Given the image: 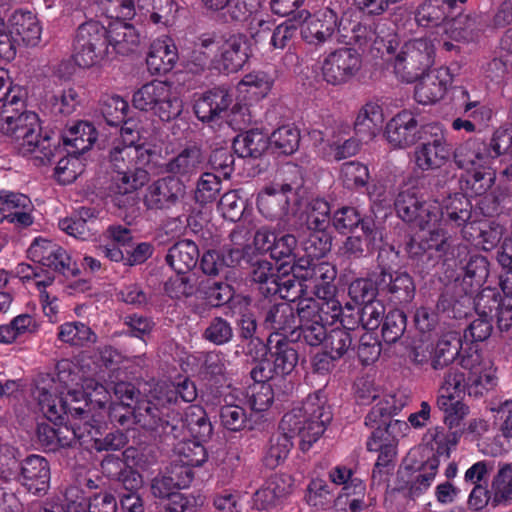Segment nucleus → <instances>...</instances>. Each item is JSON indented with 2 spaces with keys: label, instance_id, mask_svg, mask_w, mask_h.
I'll return each instance as SVG.
<instances>
[{
  "label": "nucleus",
  "instance_id": "obj_1",
  "mask_svg": "<svg viewBox=\"0 0 512 512\" xmlns=\"http://www.w3.org/2000/svg\"><path fill=\"white\" fill-rule=\"evenodd\" d=\"M78 376L65 369L57 377L42 375L37 381V399L44 416L55 424L68 423L57 428L56 445L70 446L75 441L88 444L87 437L100 434V426L90 421V404L102 407L108 401V391L93 379H85L83 391L78 390Z\"/></svg>",
  "mask_w": 512,
  "mask_h": 512
},
{
  "label": "nucleus",
  "instance_id": "obj_2",
  "mask_svg": "<svg viewBox=\"0 0 512 512\" xmlns=\"http://www.w3.org/2000/svg\"><path fill=\"white\" fill-rule=\"evenodd\" d=\"M332 413L326 406V399L320 393L309 395L299 407L287 412L280 423L281 432L274 434L264 457L265 465L274 469L284 463L292 447V437L300 438V449L310 450L326 430Z\"/></svg>",
  "mask_w": 512,
  "mask_h": 512
},
{
  "label": "nucleus",
  "instance_id": "obj_3",
  "mask_svg": "<svg viewBox=\"0 0 512 512\" xmlns=\"http://www.w3.org/2000/svg\"><path fill=\"white\" fill-rule=\"evenodd\" d=\"M0 131L9 137L23 156L34 155L41 160H50L53 148L48 137L39 135L38 115L31 111L5 116Z\"/></svg>",
  "mask_w": 512,
  "mask_h": 512
},
{
  "label": "nucleus",
  "instance_id": "obj_4",
  "mask_svg": "<svg viewBox=\"0 0 512 512\" xmlns=\"http://www.w3.org/2000/svg\"><path fill=\"white\" fill-rule=\"evenodd\" d=\"M486 142L480 138H470L453 152L458 168L471 176V188L476 195L486 193L494 185L496 174L491 165V153Z\"/></svg>",
  "mask_w": 512,
  "mask_h": 512
},
{
  "label": "nucleus",
  "instance_id": "obj_5",
  "mask_svg": "<svg viewBox=\"0 0 512 512\" xmlns=\"http://www.w3.org/2000/svg\"><path fill=\"white\" fill-rule=\"evenodd\" d=\"M132 103L135 108L151 112L162 121H171L183 111V101L173 84L153 80L134 92Z\"/></svg>",
  "mask_w": 512,
  "mask_h": 512
},
{
  "label": "nucleus",
  "instance_id": "obj_6",
  "mask_svg": "<svg viewBox=\"0 0 512 512\" xmlns=\"http://www.w3.org/2000/svg\"><path fill=\"white\" fill-rule=\"evenodd\" d=\"M468 206V201L462 195L456 194L450 197L449 203L445 207L446 211H443L442 219L435 226L431 225L421 229L423 234L420 236V243H417L415 239L409 242L407 249L410 255L417 257L427 250L445 251L447 237L440 227L441 222L450 221L458 227L466 224L471 217Z\"/></svg>",
  "mask_w": 512,
  "mask_h": 512
},
{
  "label": "nucleus",
  "instance_id": "obj_7",
  "mask_svg": "<svg viewBox=\"0 0 512 512\" xmlns=\"http://www.w3.org/2000/svg\"><path fill=\"white\" fill-rule=\"evenodd\" d=\"M435 63V45L428 37L407 41L394 60V73L405 83H413Z\"/></svg>",
  "mask_w": 512,
  "mask_h": 512
},
{
  "label": "nucleus",
  "instance_id": "obj_8",
  "mask_svg": "<svg viewBox=\"0 0 512 512\" xmlns=\"http://www.w3.org/2000/svg\"><path fill=\"white\" fill-rule=\"evenodd\" d=\"M426 437L436 456L429 458L412 480L410 491L413 495H419L431 486L440 464L438 457L448 458L450 456L451 450L458 442L459 433L446 432L442 427H433L428 430Z\"/></svg>",
  "mask_w": 512,
  "mask_h": 512
},
{
  "label": "nucleus",
  "instance_id": "obj_9",
  "mask_svg": "<svg viewBox=\"0 0 512 512\" xmlns=\"http://www.w3.org/2000/svg\"><path fill=\"white\" fill-rule=\"evenodd\" d=\"M139 138L135 123L126 121L110 150L109 158L114 171L144 167L149 162V151L136 144Z\"/></svg>",
  "mask_w": 512,
  "mask_h": 512
},
{
  "label": "nucleus",
  "instance_id": "obj_10",
  "mask_svg": "<svg viewBox=\"0 0 512 512\" xmlns=\"http://www.w3.org/2000/svg\"><path fill=\"white\" fill-rule=\"evenodd\" d=\"M398 216L420 229L435 226L443 217L441 205L435 201H421L415 187L402 189L395 201Z\"/></svg>",
  "mask_w": 512,
  "mask_h": 512
},
{
  "label": "nucleus",
  "instance_id": "obj_11",
  "mask_svg": "<svg viewBox=\"0 0 512 512\" xmlns=\"http://www.w3.org/2000/svg\"><path fill=\"white\" fill-rule=\"evenodd\" d=\"M187 427L190 433L198 440H203L212 433V426L205 416V412L198 406H191L186 413ZM177 451L181 463L193 467L201 466L207 460L204 446L196 440H188L179 444Z\"/></svg>",
  "mask_w": 512,
  "mask_h": 512
},
{
  "label": "nucleus",
  "instance_id": "obj_12",
  "mask_svg": "<svg viewBox=\"0 0 512 512\" xmlns=\"http://www.w3.org/2000/svg\"><path fill=\"white\" fill-rule=\"evenodd\" d=\"M295 277L304 282L307 291H313L317 297H329L336 291L334 280L337 270L328 262H314L313 259L300 258L292 267Z\"/></svg>",
  "mask_w": 512,
  "mask_h": 512
},
{
  "label": "nucleus",
  "instance_id": "obj_13",
  "mask_svg": "<svg viewBox=\"0 0 512 512\" xmlns=\"http://www.w3.org/2000/svg\"><path fill=\"white\" fill-rule=\"evenodd\" d=\"M362 68L361 55L352 48L329 53L321 65V75L328 84L342 85L354 78Z\"/></svg>",
  "mask_w": 512,
  "mask_h": 512
},
{
  "label": "nucleus",
  "instance_id": "obj_14",
  "mask_svg": "<svg viewBox=\"0 0 512 512\" xmlns=\"http://www.w3.org/2000/svg\"><path fill=\"white\" fill-rule=\"evenodd\" d=\"M461 367L467 371L469 394L482 395L497 385L496 369L490 359L484 358L475 348H469L460 357Z\"/></svg>",
  "mask_w": 512,
  "mask_h": 512
},
{
  "label": "nucleus",
  "instance_id": "obj_15",
  "mask_svg": "<svg viewBox=\"0 0 512 512\" xmlns=\"http://www.w3.org/2000/svg\"><path fill=\"white\" fill-rule=\"evenodd\" d=\"M196 397V386L189 379H184L177 385L160 386L155 390V394L152 396L153 399L145 404L144 410L151 418L145 425L155 428L164 422L162 419L163 412L160 411L159 406L163 408L166 404L176 403L178 398L184 402H192Z\"/></svg>",
  "mask_w": 512,
  "mask_h": 512
},
{
  "label": "nucleus",
  "instance_id": "obj_16",
  "mask_svg": "<svg viewBox=\"0 0 512 512\" xmlns=\"http://www.w3.org/2000/svg\"><path fill=\"white\" fill-rule=\"evenodd\" d=\"M295 183H272L257 195L258 212L267 220H281L288 215L291 198L295 195Z\"/></svg>",
  "mask_w": 512,
  "mask_h": 512
},
{
  "label": "nucleus",
  "instance_id": "obj_17",
  "mask_svg": "<svg viewBox=\"0 0 512 512\" xmlns=\"http://www.w3.org/2000/svg\"><path fill=\"white\" fill-rule=\"evenodd\" d=\"M451 148L444 131L435 127L431 139L419 144L414 150V162L421 171H433L443 167L449 160Z\"/></svg>",
  "mask_w": 512,
  "mask_h": 512
},
{
  "label": "nucleus",
  "instance_id": "obj_18",
  "mask_svg": "<svg viewBox=\"0 0 512 512\" xmlns=\"http://www.w3.org/2000/svg\"><path fill=\"white\" fill-rule=\"evenodd\" d=\"M418 81L414 89V99L419 104L430 105L444 98L453 78L449 68L439 67L430 69Z\"/></svg>",
  "mask_w": 512,
  "mask_h": 512
},
{
  "label": "nucleus",
  "instance_id": "obj_19",
  "mask_svg": "<svg viewBox=\"0 0 512 512\" xmlns=\"http://www.w3.org/2000/svg\"><path fill=\"white\" fill-rule=\"evenodd\" d=\"M416 21L420 27L425 29L443 28L445 31L473 29L478 21L476 14L460 15L455 19H449L445 16L442 8L426 4L417 12Z\"/></svg>",
  "mask_w": 512,
  "mask_h": 512
},
{
  "label": "nucleus",
  "instance_id": "obj_20",
  "mask_svg": "<svg viewBox=\"0 0 512 512\" xmlns=\"http://www.w3.org/2000/svg\"><path fill=\"white\" fill-rule=\"evenodd\" d=\"M185 195V185L176 177H164L153 182L144 196L150 209H164L176 204Z\"/></svg>",
  "mask_w": 512,
  "mask_h": 512
},
{
  "label": "nucleus",
  "instance_id": "obj_21",
  "mask_svg": "<svg viewBox=\"0 0 512 512\" xmlns=\"http://www.w3.org/2000/svg\"><path fill=\"white\" fill-rule=\"evenodd\" d=\"M32 209V202L26 195L0 190V222L8 219L10 223L28 227L33 223Z\"/></svg>",
  "mask_w": 512,
  "mask_h": 512
},
{
  "label": "nucleus",
  "instance_id": "obj_22",
  "mask_svg": "<svg viewBox=\"0 0 512 512\" xmlns=\"http://www.w3.org/2000/svg\"><path fill=\"white\" fill-rule=\"evenodd\" d=\"M80 34L74 42L72 59L78 68L89 69L99 65L104 59H109L111 51L105 46V39Z\"/></svg>",
  "mask_w": 512,
  "mask_h": 512
},
{
  "label": "nucleus",
  "instance_id": "obj_23",
  "mask_svg": "<svg viewBox=\"0 0 512 512\" xmlns=\"http://www.w3.org/2000/svg\"><path fill=\"white\" fill-rule=\"evenodd\" d=\"M418 123L414 114L403 110L397 113L386 125L385 136L394 148H407L418 139Z\"/></svg>",
  "mask_w": 512,
  "mask_h": 512
},
{
  "label": "nucleus",
  "instance_id": "obj_24",
  "mask_svg": "<svg viewBox=\"0 0 512 512\" xmlns=\"http://www.w3.org/2000/svg\"><path fill=\"white\" fill-rule=\"evenodd\" d=\"M293 479L287 474L271 476L253 497V504L259 510H268L279 504L291 492Z\"/></svg>",
  "mask_w": 512,
  "mask_h": 512
},
{
  "label": "nucleus",
  "instance_id": "obj_25",
  "mask_svg": "<svg viewBox=\"0 0 512 512\" xmlns=\"http://www.w3.org/2000/svg\"><path fill=\"white\" fill-rule=\"evenodd\" d=\"M22 483L32 493L46 491L50 480V469L45 458L39 455L27 457L21 466Z\"/></svg>",
  "mask_w": 512,
  "mask_h": 512
},
{
  "label": "nucleus",
  "instance_id": "obj_26",
  "mask_svg": "<svg viewBox=\"0 0 512 512\" xmlns=\"http://www.w3.org/2000/svg\"><path fill=\"white\" fill-rule=\"evenodd\" d=\"M232 102L228 90L218 87L205 93L198 99L194 106V111L199 120L210 122L221 112L225 111Z\"/></svg>",
  "mask_w": 512,
  "mask_h": 512
},
{
  "label": "nucleus",
  "instance_id": "obj_27",
  "mask_svg": "<svg viewBox=\"0 0 512 512\" xmlns=\"http://www.w3.org/2000/svg\"><path fill=\"white\" fill-rule=\"evenodd\" d=\"M204 156L200 148L191 146L183 149L175 157L171 158L165 164V172L171 174V177L190 178L202 168Z\"/></svg>",
  "mask_w": 512,
  "mask_h": 512
},
{
  "label": "nucleus",
  "instance_id": "obj_28",
  "mask_svg": "<svg viewBox=\"0 0 512 512\" xmlns=\"http://www.w3.org/2000/svg\"><path fill=\"white\" fill-rule=\"evenodd\" d=\"M265 326L273 331L275 337L280 335H293L297 328L295 307L289 302L275 304L266 313Z\"/></svg>",
  "mask_w": 512,
  "mask_h": 512
},
{
  "label": "nucleus",
  "instance_id": "obj_29",
  "mask_svg": "<svg viewBox=\"0 0 512 512\" xmlns=\"http://www.w3.org/2000/svg\"><path fill=\"white\" fill-rule=\"evenodd\" d=\"M274 80L266 72L254 71L246 74L237 85V92L246 103L258 102L271 91Z\"/></svg>",
  "mask_w": 512,
  "mask_h": 512
},
{
  "label": "nucleus",
  "instance_id": "obj_30",
  "mask_svg": "<svg viewBox=\"0 0 512 512\" xmlns=\"http://www.w3.org/2000/svg\"><path fill=\"white\" fill-rule=\"evenodd\" d=\"M360 231L361 233H355L346 238L339 248L341 255L347 258H359L381 239V233L374 222H363Z\"/></svg>",
  "mask_w": 512,
  "mask_h": 512
},
{
  "label": "nucleus",
  "instance_id": "obj_31",
  "mask_svg": "<svg viewBox=\"0 0 512 512\" xmlns=\"http://www.w3.org/2000/svg\"><path fill=\"white\" fill-rule=\"evenodd\" d=\"M178 59L176 47L168 39L159 38L151 46L147 56V66L154 74L171 71Z\"/></svg>",
  "mask_w": 512,
  "mask_h": 512
},
{
  "label": "nucleus",
  "instance_id": "obj_32",
  "mask_svg": "<svg viewBox=\"0 0 512 512\" xmlns=\"http://www.w3.org/2000/svg\"><path fill=\"white\" fill-rule=\"evenodd\" d=\"M222 65L227 73L240 70L249 58L245 34H230L222 45Z\"/></svg>",
  "mask_w": 512,
  "mask_h": 512
},
{
  "label": "nucleus",
  "instance_id": "obj_33",
  "mask_svg": "<svg viewBox=\"0 0 512 512\" xmlns=\"http://www.w3.org/2000/svg\"><path fill=\"white\" fill-rule=\"evenodd\" d=\"M381 292L391 294L393 299L399 303L410 302L415 294V287L412 278L407 273L396 272L390 274L382 272L379 279Z\"/></svg>",
  "mask_w": 512,
  "mask_h": 512
},
{
  "label": "nucleus",
  "instance_id": "obj_34",
  "mask_svg": "<svg viewBox=\"0 0 512 512\" xmlns=\"http://www.w3.org/2000/svg\"><path fill=\"white\" fill-rule=\"evenodd\" d=\"M198 257L197 245L190 240H182L169 249L166 261L175 272L185 274L196 266Z\"/></svg>",
  "mask_w": 512,
  "mask_h": 512
},
{
  "label": "nucleus",
  "instance_id": "obj_35",
  "mask_svg": "<svg viewBox=\"0 0 512 512\" xmlns=\"http://www.w3.org/2000/svg\"><path fill=\"white\" fill-rule=\"evenodd\" d=\"M96 217L89 208L80 209L79 213L59 221V228L79 240H89L94 235Z\"/></svg>",
  "mask_w": 512,
  "mask_h": 512
},
{
  "label": "nucleus",
  "instance_id": "obj_36",
  "mask_svg": "<svg viewBox=\"0 0 512 512\" xmlns=\"http://www.w3.org/2000/svg\"><path fill=\"white\" fill-rule=\"evenodd\" d=\"M271 346V357L273 359V372L276 375H286L293 371L295 368L298 355L292 344L284 338L274 339L270 335L269 343Z\"/></svg>",
  "mask_w": 512,
  "mask_h": 512
},
{
  "label": "nucleus",
  "instance_id": "obj_37",
  "mask_svg": "<svg viewBox=\"0 0 512 512\" xmlns=\"http://www.w3.org/2000/svg\"><path fill=\"white\" fill-rule=\"evenodd\" d=\"M102 9L105 12V18L112 22L114 29H132L130 23L135 15V6L133 0H99Z\"/></svg>",
  "mask_w": 512,
  "mask_h": 512
},
{
  "label": "nucleus",
  "instance_id": "obj_38",
  "mask_svg": "<svg viewBox=\"0 0 512 512\" xmlns=\"http://www.w3.org/2000/svg\"><path fill=\"white\" fill-rule=\"evenodd\" d=\"M97 138L96 129L86 121H79L72 125L63 137L64 144L71 146V153L83 154L89 150Z\"/></svg>",
  "mask_w": 512,
  "mask_h": 512
},
{
  "label": "nucleus",
  "instance_id": "obj_39",
  "mask_svg": "<svg viewBox=\"0 0 512 512\" xmlns=\"http://www.w3.org/2000/svg\"><path fill=\"white\" fill-rule=\"evenodd\" d=\"M384 114L382 107L374 102L365 104L355 120V129L358 134L373 138L382 129Z\"/></svg>",
  "mask_w": 512,
  "mask_h": 512
},
{
  "label": "nucleus",
  "instance_id": "obj_40",
  "mask_svg": "<svg viewBox=\"0 0 512 512\" xmlns=\"http://www.w3.org/2000/svg\"><path fill=\"white\" fill-rule=\"evenodd\" d=\"M112 190L116 194L126 195L140 189L149 181V174L144 167L115 171Z\"/></svg>",
  "mask_w": 512,
  "mask_h": 512
},
{
  "label": "nucleus",
  "instance_id": "obj_41",
  "mask_svg": "<svg viewBox=\"0 0 512 512\" xmlns=\"http://www.w3.org/2000/svg\"><path fill=\"white\" fill-rule=\"evenodd\" d=\"M269 139L258 130H250L238 135L233 142V149L242 158H257L267 149Z\"/></svg>",
  "mask_w": 512,
  "mask_h": 512
},
{
  "label": "nucleus",
  "instance_id": "obj_42",
  "mask_svg": "<svg viewBox=\"0 0 512 512\" xmlns=\"http://www.w3.org/2000/svg\"><path fill=\"white\" fill-rule=\"evenodd\" d=\"M58 338L60 341L72 346L84 347L94 344L97 340V335L88 325L79 321H73L59 326Z\"/></svg>",
  "mask_w": 512,
  "mask_h": 512
},
{
  "label": "nucleus",
  "instance_id": "obj_43",
  "mask_svg": "<svg viewBox=\"0 0 512 512\" xmlns=\"http://www.w3.org/2000/svg\"><path fill=\"white\" fill-rule=\"evenodd\" d=\"M437 408L443 413V422L449 429L459 428L470 409L459 399L436 398Z\"/></svg>",
  "mask_w": 512,
  "mask_h": 512
},
{
  "label": "nucleus",
  "instance_id": "obj_44",
  "mask_svg": "<svg viewBox=\"0 0 512 512\" xmlns=\"http://www.w3.org/2000/svg\"><path fill=\"white\" fill-rule=\"evenodd\" d=\"M300 132L292 125L276 129L269 137V144L281 154H293L299 147Z\"/></svg>",
  "mask_w": 512,
  "mask_h": 512
},
{
  "label": "nucleus",
  "instance_id": "obj_45",
  "mask_svg": "<svg viewBox=\"0 0 512 512\" xmlns=\"http://www.w3.org/2000/svg\"><path fill=\"white\" fill-rule=\"evenodd\" d=\"M292 272V275L279 276V280L266 289V295L278 294L282 299H286L290 303L294 302L302 294L307 293L304 282L295 277L293 270Z\"/></svg>",
  "mask_w": 512,
  "mask_h": 512
},
{
  "label": "nucleus",
  "instance_id": "obj_46",
  "mask_svg": "<svg viewBox=\"0 0 512 512\" xmlns=\"http://www.w3.org/2000/svg\"><path fill=\"white\" fill-rule=\"evenodd\" d=\"M370 178L368 167L357 161L343 163L340 170V179L343 185L350 190H358L367 185Z\"/></svg>",
  "mask_w": 512,
  "mask_h": 512
},
{
  "label": "nucleus",
  "instance_id": "obj_47",
  "mask_svg": "<svg viewBox=\"0 0 512 512\" xmlns=\"http://www.w3.org/2000/svg\"><path fill=\"white\" fill-rule=\"evenodd\" d=\"M329 478L335 485H342V492L339 500L351 495L361 496L364 494V485L361 480L352 478V472L346 467L337 466L329 472Z\"/></svg>",
  "mask_w": 512,
  "mask_h": 512
},
{
  "label": "nucleus",
  "instance_id": "obj_48",
  "mask_svg": "<svg viewBox=\"0 0 512 512\" xmlns=\"http://www.w3.org/2000/svg\"><path fill=\"white\" fill-rule=\"evenodd\" d=\"M333 498V491L323 479H312L307 486L305 501L309 506L317 510L327 508L333 501Z\"/></svg>",
  "mask_w": 512,
  "mask_h": 512
},
{
  "label": "nucleus",
  "instance_id": "obj_49",
  "mask_svg": "<svg viewBox=\"0 0 512 512\" xmlns=\"http://www.w3.org/2000/svg\"><path fill=\"white\" fill-rule=\"evenodd\" d=\"M102 39H105V46L111 51L110 58L134 53L141 45L139 34H109L102 35Z\"/></svg>",
  "mask_w": 512,
  "mask_h": 512
},
{
  "label": "nucleus",
  "instance_id": "obj_50",
  "mask_svg": "<svg viewBox=\"0 0 512 512\" xmlns=\"http://www.w3.org/2000/svg\"><path fill=\"white\" fill-rule=\"evenodd\" d=\"M460 340L456 337L452 339L443 338L438 341L436 347H433L432 368L442 370L454 361L459 354Z\"/></svg>",
  "mask_w": 512,
  "mask_h": 512
},
{
  "label": "nucleus",
  "instance_id": "obj_51",
  "mask_svg": "<svg viewBox=\"0 0 512 512\" xmlns=\"http://www.w3.org/2000/svg\"><path fill=\"white\" fill-rule=\"evenodd\" d=\"M468 389L467 378L458 370H449L443 378L437 398L459 399Z\"/></svg>",
  "mask_w": 512,
  "mask_h": 512
},
{
  "label": "nucleus",
  "instance_id": "obj_52",
  "mask_svg": "<svg viewBox=\"0 0 512 512\" xmlns=\"http://www.w3.org/2000/svg\"><path fill=\"white\" fill-rule=\"evenodd\" d=\"M221 190V180L213 173H203L196 183L195 200L197 203L205 205L212 203L217 199Z\"/></svg>",
  "mask_w": 512,
  "mask_h": 512
},
{
  "label": "nucleus",
  "instance_id": "obj_53",
  "mask_svg": "<svg viewBox=\"0 0 512 512\" xmlns=\"http://www.w3.org/2000/svg\"><path fill=\"white\" fill-rule=\"evenodd\" d=\"M128 110V103L118 95H106L100 103V111L109 125L121 123Z\"/></svg>",
  "mask_w": 512,
  "mask_h": 512
},
{
  "label": "nucleus",
  "instance_id": "obj_54",
  "mask_svg": "<svg viewBox=\"0 0 512 512\" xmlns=\"http://www.w3.org/2000/svg\"><path fill=\"white\" fill-rule=\"evenodd\" d=\"M17 274L23 281L32 282L38 291L54 286L55 277L52 271L45 270L39 265L21 263L17 266Z\"/></svg>",
  "mask_w": 512,
  "mask_h": 512
},
{
  "label": "nucleus",
  "instance_id": "obj_55",
  "mask_svg": "<svg viewBox=\"0 0 512 512\" xmlns=\"http://www.w3.org/2000/svg\"><path fill=\"white\" fill-rule=\"evenodd\" d=\"M84 163L75 153L60 159L55 168V176L61 184L72 183L83 172Z\"/></svg>",
  "mask_w": 512,
  "mask_h": 512
},
{
  "label": "nucleus",
  "instance_id": "obj_56",
  "mask_svg": "<svg viewBox=\"0 0 512 512\" xmlns=\"http://www.w3.org/2000/svg\"><path fill=\"white\" fill-rule=\"evenodd\" d=\"M352 346L351 334L343 328L331 330L323 344V349L332 354L337 360L342 358Z\"/></svg>",
  "mask_w": 512,
  "mask_h": 512
},
{
  "label": "nucleus",
  "instance_id": "obj_57",
  "mask_svg": "<svg viewBox=\"0 0 512 512\" xmlns=\"http://www.w3.org/2000/svg\"><path fill=\"white\" fill-rule=\"evenodd\" d=\"M6 28L9 32H41L43 29L36 14L22 9L9 16Z\"/></svg>",
  "mask_w": 512,
  "mask_h": 512
},
{
  "label": "nucleus",
  "instance_id": "obj_58",
  "mask_svg": "<svg viewBox=\"0 0 512 512\" xmlns=\"http://www.w3.org/2000/svg\"><path fill=\"white\" fill-rule=\"evenodd\" d=\"M332 247V237L326 230H314L303 243L307 258L324 257Z\"/></svg>",
  "mask_w": 512,
  "mask_h": 512
},
{
  "label": "nucleus",
  "instance_id": "obj_59",
  "mask_svg": "<svg viewBox=\"0 0 512 512\" xmlns=\"http://www.w3.org/2000/svg\"><path fill=\"white\" fill-rule=\"evenodd\" d=\"M363 222H373L370 219L362 218L359 212L354 207H342L338 209L332 218V223L335 229L341 233L350 231L360 225L362 229Z\"/></svg>",
  "mask_w": 512,
  "mask_h": 512
},
{
  "label": "nucleus",
  "instance_id": "obj_60",
  "mask_svg": "<svg viewBox=\"0 0 512 512\" xmlns=\"http://www.w3.org/2000/svg\"><path fill=\"white\" fill-rule=\"evenodd\" d=\"M330 223V205L323 199L310 202L307 212V225L312 230H326Z\"/></svg>",
  "mask_w": 512,
  "mask_h": 512
},
{
  "label": "nucleus",
  "instance_id": "obj_61",
  "mask_svg": "<svg viewBox=\"0 0 512 512\" xmlns=\"http://www.w3.org/2000/svg\"><path fill=\"white\" fill-rule=\"evenodd\" d=\"M220 422L225 429L238 432L246 427L248 418L241 406L224 405L220 409Z\"/></svg>",
  "mask_w": 512,
  "mask_h": 512
},
{
  "label": "nucleus",
  "instance_id": "obj_62",
  "mask_svg": "<svg viewBox=\"0 0 512 512\" xmlns=\"http://www.w3.org/2000/svg\"><path fill=\"white\" fill-rule=\"evenodd\" d=\"M379 289V282L376 284L370 279H356L349 285V296L357 304H367L375 300Z\"/></svg>",
  "mask_w": 512,
  "mask_h": 512
},
{
  "label": "nucleus",
  "instance_id": "obj_63",
  "mask_svg": "<svg viewBox=\"0 0 512 512\" xmlns=\"http://www.w3.org/2000/svg\"><path fill=\"white\" fill-rule=\"evenodd\" d=\"M320 310L321 302L317 299H300L295 307V314L297 313V326L323 321V315Z\"/></svg>",
  "mask_w": 512,
  "mask_h": 512
},
{
  "label": "nucleus",
  "instance_id": "obj_64",
  "mask_svg": "<svg viewBox=\"0 0 512 512\" xmlns=\"http://www.w3.org/2000/svg\"><path fill=\"white\" fill-rule=\"evenodd\" d=\"M406 328V317L400 310L390 311L384 320L382 335L386 342L393 343L397 341Z\"/></svg>",
  "mask_w": 512,
  "mask_h": 512
}]
</instances>
